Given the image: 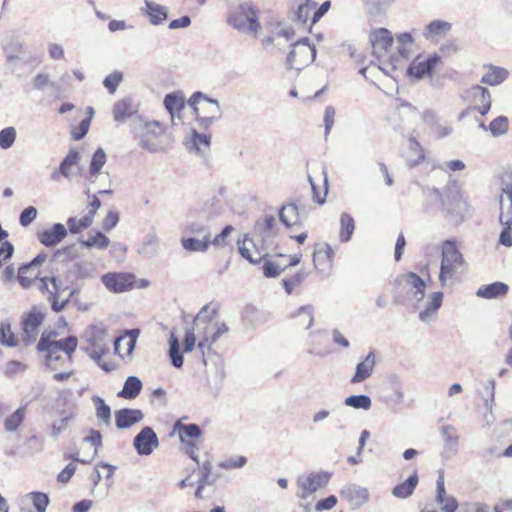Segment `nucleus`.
I'll use <instances>...</instances> for the list:
<instances>
[{
  "mask_svg": "<svg viewBox=\"0 0 512 512\" xmlns=\"http://www.w3.org/2000/svg\"><path fill=\"white\" fill-rule=\"evenodd\" d=\"M57 336V332H43L37 344L39 352H47L45 363L52 369L57 370L65 363H71L72 354L75 351L78 340L75 336H68L61 340H52L51 337Z\"/></svg>",
  "mask_w": 512,
  "mask_h": 512,
  "instance_id": "f257e3e1",
  "label": "nucleus"
},
{
  "mask_svg": "<svg viewBox=\"0 0 512 512\" xmlns=\"http://www.w3.org/2000/svg\"><path fill=\"white\" fill-rule=\"evenodd\" d=\"M466 262L453 240L443 243L439 281L442 287L450 280H456L466 271Z\"/></svg>",
  "mask_w": 512,
  "mask_h": 512,
  "instance_id": "f03ea898",
  "label": "nucleus"
},
{
  "mask_svg": "<svg viewBox=\"0 0 512 512\" xmlns=\"http://www.w3.org/2000/svg\"><path fill=\"white\" fill-rule=\"evenodd\" d=\"M188 104L196 114V121L201 129H209L214 122L222 117L218 100L210 98L200 91L192 94Z\"/></svg>",
  "mask_w": 512,
  "mask_h": 512,
  "instance_id": "7ed1b4c3",
  "label": "nucleus"
},
{
  "mask_svg": "<svg viewBox=\"0 0 512 512\" xmlns=\"http://www.w3.org/2000/svg\"><path fill=\"white\" fill-rule=\"evenodd\" d=\"M227 23L235 30L256 35L261 28L258 10L251 2H243L232 8Z\"/></svg>",
  "mask_w": 512,
  "mask_h": 512,
  "instance_id": "20e7f679",
  "label": "nucleus"
},
{
  "mask_svg": "<svg viewBox=\"0 0 512 512\" xmlns=\"http://www.w3.org/2000/svg\"><path fill=\"white\" fill-rule=\"evenodd\" d=\"M431 193L441 202L442 211L450 216V220L456 223L462 221L465 215L469 212L467 202L462 198L456 188L448 189L445 198L437 188H432Z\"/></svg>",
  "mask_w": 512,
  "mask_h": 512,
  "instance_id": "39448f33",
  "label": "nucleus"
},
{
  "mask_svg": "<svg viewBox=\"0 0 512 512\" xmlns=\"http://www.w3.org/2000/svg\"><path fill=\"white\" fill-rule=\"evenodd\" d=\"M500 197L499 221L503 226L499 236V243L512 247V183H503Z\"/></svg>",
  "mask_w": 512,
  "mask_h": 512,
  "instance_id": "423d86ee",
  "label": "nucleus"
},
{
  "mask_svg": "<svg viewBox=\"0 0 512 512\" xmlns=\"http://www.w3.org/2000/svg\"><path fill=\"white\" fill-rule=\"evenodd\" d=\"M316 53L315 46L309 43L308 38H303L293 44L287 56V67L301 70L315 60Z\"/></svg>",
  "mask_w": 512,
  "mask_h": 512,
  "instance_id": "0eeeda50",
  "label": "nucleus"
},
{
  "mask_svg": "<svg viewBox=\"0 0 512 512\" xmlns=\"http://www.w3.org/2000/svg\"><path fill=\"white\" fill-rule=\"evenodd\" d=\"M395 117L399 119L397 124L399 129L410 131L412 126L419 121L432 122L435 120V112L427 110L420 113L415 107L409 103H402L395 113Z\"/></svg>",
  "mask_w": 512,
  "mask_h": 512,
  "instance_id": "6e6552de",
  "label": "nucleus"
},
{
  "mask_svg": "<svg viewBox=\"0 0 512 512\" xmlns=\"http://www.w3.org/2000/svg\"><path fill=\"white\" fill-rule=\"evenodd\" d=\"M330 474L327 472H313L306 476L302 475L297 478V486L299 491L297 497L305 501L311 497L318 489L327 485Z\"/></svg>",
  "mask_w": 512,
  "mask_h": 512,
  "instance_id": "1a4fd4ad",
  "label": "nucleus"
},
{
  "mask_svg": "<svg viewBox=\"0 0 512 512\" xmlns=\"http://www.w3.org/2000/svg\"><path fill=\"white\" fill-rule=\"evenodd\" d=\"M44 317V313L36 306L23 316L21 322L23 330L21 340L25 346L31 345L36 341Z\"/></svg>",
  "mask_w": 512,
  "mask_h": 512,
  "instance_id": "9d476101",
  "label": "nucleus"
},
{
  "mask_svg": "<svg viewBox=\"0 0 512 512\" xmlns=\"http://www.w3.org/2000/svg\"><path fill=\"white\" fill-rule=\"evenodd\" d=\"M468 98L472 105L459 114V120L469 115L470 111L477 110L481 115H486L491 108V94L487 88L480 85L471 87Z\"/></svg>",
  "mask_w": 512,
  "mask_h": 512,
  "instance_id": "9b49d317",
  "label": "nucleus"
},
{
  "mask_svg": "<svg viewBox=\"0 0 512 512\" xmlns=\"http://www.w3.org/2000/svg\"><path fill=\"white\" fill-rule=\"evenodd\" d=\"M370 42L374 55L384 62H389V55L393 46V37L389 30L380 28L370 34Z\"/></svg>",
  "mask_w": 512,
  "mask_h": 512,
  "instance_id": "f8f14e48",
  "label": "nucleus"
},
{
  "mask_svg": "<svg viewBox=\"0 0 512 512\" xmlns=\"http://www.w3.org/2000/svg\"><path fill=\"white\" fill-rule=\"evenodd\" d=\"M159 446L158 436L155 431L146 426L134 437L133 447L138 455L148 456Z\"/></svg>",
  "mask_w": 512,
  "mask_h": 512,
  "instance_id": "ddd939ff",
  "label": "nucleus"
},
{
  "mask_svg": "<svg viewBox=\"0 0 512 512\" xmlns=\"http://www.w3.org/2000/svg\"><path fill=\"white\" fill-rule=\"evenodd\" d=\"M264 244L258 245L248 235H245L243 240H238L239 254L252 264L260 263L267 256L264 249Z\"/></svg>",
  "mask_w": 512,
  "mask_h": 512,
  "instance_id": "4468645a",
  "label": "nucleus"
},
{
  "mask_svg": "<svg viewBox=\"0 0 512 512\" xmlns=\"http://www.w3.org/2000/svg\"><path fill=\"white\" fill-rule=\"evenodd\" d=\"M135 277L129 273H107L102 276L105 287L114 293L130 290L134 285Z\"/></svg>",
  "mask_w": 512,
  "mask_h": 512,
  "instance_id": "2eb2a0df",
  "label": "nucleus"
},
{
  "mask_svg": "<svg viewBox=\"0 0 512 512\" xmlns=\"http://www.w3.org/2000/svg\"><path fill=\"white\" fill-rule=\"evenodd\" d=\"M395 283L398 285H406L410 289V292L413 295L416 303H419L423 300L425 296L426 285L424 280L416 273L408 272L406 274L399 275L397 276ZM414 308H418L417 304L414 305Z\"/></svg>",
  "mask_w": 512,
  "mask_h": 512,
  "instance_id": "dca6fc26",
  "label": "nucleus"
},
{
  "mask_svg": "<svg viewBox=\"0 0 512 512\" xmlns=\"http://www.w3.org/2000/svg\"><path fill=\"white\" fill-rule=\"evenodd\" d=\"M333 250L326 244L316 249L313 254V262L315 269L322 275L328 277L332 268Z\"/></svg>",
  "mask_w": 512,
  "mask_h": 512,
  "instance_id": "f3484780",
  "label": "nucleus"
},
{
  "mask_svg": "<svg viewBox=\"0 0 512 512\" xmlns=\"http://www.w3.org/2000/svg\"><path fill=\"white\" fill-rule=\"evenodd\" d=\"M276 226L277 222L274 215H264L255 222V235L261 238L262 243H265L276 235Z\"/></svg>",
  "mask_w": 512,
  "mask_h": 512,
  "instance_id": "a211bd4d",
  "label": "nucleus"
},
{
  "mask_svg": "<svg viewBox=\"0 0 512 512\" xmlns=\"http://www.w3.org/2000/svg\"><path fill=\"white\" fill-rule=\"evenodd\" d=\"M143 418L144 414L139 409L122 408L115 411V424L118 429H128Z\"/></svg>",
  "mask_w": 512,
  "mask_h": 512,
  "instance_id": "6ab92c4d",
  "label": "nucleus"
},
{
  "mask_svg": "<svg viewBox=\"0 0 512 512\" xmlns=\"http://www.w3.org/2000/svg\"><path fill=\"white\" fill-rule=\"evenodd\" d=\"M67 233L62 223H55L50 229L38 233V240L46 247H54L67 236Z\"/></svg>",
  "mask_w": 512,
  "mask_h": 512,
  "instance_id": "aec40b11",
  "label": "nucleus"
},
{
  "mask_svg": "<svg viewBox=\"0 0 512 512\" xmlns=\"http://www.w3.org/2000/svg\"><path fill=\"white\" fill-rule=\"evenodd\" d=\"M141 11L148 16L149 22L154 26L163 24L167 20L169 13L166 6L151 0L144 1V7L141 8Z\"/></svg>",
  "mask_w": 512,
  "mask_h": 512,
  "instance_id": "412c9836",
  "label": "nucleus"
},
{
  "mask_svg": "<svg viewBox=\"0 0 512 512\" xmlns=\"http://www.w3.org/2000/svg\"><path fill=\"white\" fill-rule=\"evenodd\" d=\"M341 496L351 502L355 507H360L369 500L367 488L349 484L342 488Z\"/></svg>",
  "mask_w": 512,
  "mask_h": 512,
  "instance_id": "4be33fe9",
  "label": "nucleus"
},
{
  "mask_svg": "<svg viewBox=\"0 0 512 512\" xmlns=\"http://www.w3.org/2000/svg\"><path fill=\"white\" fill-rule=\"evenodd\" d=\"M440 57L436 54L428 57L424 61H413L407 69L409 75L414 76L417 79L423 78L425 75H430Z\"/></svg>",
  "mask_w": 512,
  "mask_h": 512,
  "instance_id": "5701e85b",
  "label": "nucleus"
},
{
  "mask_svg": "<svg viewBox=\"0 0 512 512\" xmlns=\"http://www.w3.org/2000/svg\"><path fill=\"white\" fill-rule=\"evenodd\" d=\"M375 366V354L369 352L365 359L356 365L355 374L351 378V383H361L367 380L373 373Z\"/></svg>",
  "mask_w": 512,
  "mask_h": 512,
  "instance_id": "b1692460",
  "label": "nucleus"
},
{
  "mask_svg": "<svg viewBox=\"0 0 512 512\" xmlns=\"http://www.w3.org/2000/svg\"><path fill=\"white\" fill-rule=\"evenodd\" d=\"M442 301V292L431 293L427 298L424 310L419 313V319L425 323H430L434 319L436 312L441 307Z\"/></svg>",
  "mask_w": 512,
  "mask_h": 512,
  "instance_id": "393cba45",
  "label": "nucleus"
},
{
  "mask_svg": "<svg viewBox=\"0 0 512 512\" xmlns=\"http://www.w3.org/2000/svg\"><path fill=\"white\" fill-rule=\"evenodd\" d=\"M436 501L441 505L442 512H455L458 507L454 497L446 496L443 475H440L437 480Z\"/></svg>",
  "mask_w": 512,
  "mask_h": 512,
  "instance_id": "a878e982",
  "label": "nucleus"
},
{
  "mask_svg": "<svg viewBox=\"0 0 512 512\" xmlns=\"http://www.w3.org/2000/svg\"><path fill=\"white\" fill-rule=\"evenodd\" d=\"M425 158L424 150L416 140L413 132L409 136V147L406 155V162L410 168L419 165Z\"/></svg>",
  "mask_w": 512,
  "mask_h": 512,
  "instance_id": "bb28decb",
  "label": "nucleus"
},
{
  "mask_svg": "<svg viewBox=\"0 0 512 512\" xmlns=\"http://www.w3.org/2000/svg\"><path fill=\"white\" fill-rule=\"evenodd\" d=\"M451 24L443 20H434L430 22L423 35L427 40L438 41L439 37L446 35L451 30Z\"/></svg>",
  "mask_w": 512,
  "mask_h": 512,
  "instance_id": "cd10ccee",
  "label": "nucleus"
},
{
  "mask_svg": "<svg viewBox=\"0 0 512 512\" xmlns=\"http://www.w3.org/2000/svg\"><path fill=\"white\" fill-rule=\"evenodd\" d=\"M509 287L503 282H494L488 285L481 286L477 291L476 295L480 298L494 299L503 297L508 293Z\"/></svg>",
  "mask_w": 512,
  "mask_h": 512,
  "instance_id": "c85d7f7f",
  "label": "nucleus"
},
{
  "mask_svg": "<svg viewBox=\"0 0 512 512\" xmlns=\"http://www.w3.org/2000/svg\"><path fill=\"white\" fill-rule=\"evenodd\" d=\"M487 68L486 74H484L481 78V83L496 86L503 83L508 77V71L505 68L494 66V65H485Z\"/></svg>",
  "mask_w": 512,
  "mask_h": 512,
  "instance_id": "c756f323",
  "label": "nucleus"
},
{
  "mask_svg": "<svg viewBox=\"0 0 512 512\" xmlns=\"http://www.w3.org/2000/svg\"><path fill=\"white\" fill-rule=\"evenodd\" d=\"M418 482V474L414 472L404 482L399 483L392 489V495L399 499H406L413 494Z\"/></svg>",
  "mask_w": 512,
  "mask_h": 512,
  "instance_id": "7c9ffc66",
  "label": "nucleus"
},
{
  "mask_svg": "<svg viewBox=\"0 0 512 512\" xmlns=\"http://www.w3.org/2000/svg\"><path fill=\"white\" fill-rule=\"evenodd\" d=\"M298 327L309 329L314 324V308L312 305H304L291 314Z\"/></svg>",
  "mask_w": 512,
  "mask_h": 512,
  "instance_id": "2f4dec72",
  "label": "nucleus"
},
{
  "mask_svg": "<svg viewBox=\"0 0 512 512\" xmlns=\"http://www.w3.org/2000/svg\"><path fill=\"white\" fill-rule=\"evenodd\" d=\"M211 137L208 134L192 131L191 139L186 142L187 149L195 150L197 153H204L210 147Z\"/></svg>",
  "mask_w": 512,
  "mask_h": 512,
  "instance_id": "473e14b6",
  "label": "nucleus"
},
{
  "mask_svg": "<svg viewBox=\"0 0 512 512\" xmlns=\"http://www.w3.org/2000/svg\"><path fill=\"white\" fill-rule=\"evenodd\" d=\"M21 503L23 506L32 504L37 512H45L49 504V497L43 492H30L23 496Z\"/></svg>",
  "mask_w": 512,
  "mask_h": 512,
  "instance_id": "72a5a7b5",
  "label": "nucleus"
},
{
  "mask_svg": "<svg viewBox=\"0 0 512 512\" xmlns=\"http://www.w3.org/2000/svg\"><path fill=\"white\" fill-rule=\"evenodd\" d=\"M278 215L279 220L286 227L297 225L300 222L298 207L293 203L283 205Z\"/></svg>",
  "mask_w": 512,
  "mask_h": 512,
  "instance_id": "f704fd0d",
  "label": "nucleus"
},
{
  "mask_svg": "<svg viewBox=\"0 0 512 512\" xmlns=\"http://www.w3.org/2000/svg\"><path fill=\"white\" fill-rule=\"evenodd\" d=\"M164 106L169 112L172 120H174L175 116H179L180 112L185 107L184 97L175 92L168 93L164 98Z\"/></svg>",
  "mask_w": 512,
  "mask_h": 512,
  "instance_id": "c9c22d12",
  "label": "nucleus"
},
{
  "mask_svg": "<svg viewBox=\"0 0 512 512\" xmlns=\"http://www.w3.org/2000/svg\"><path fill=\"white\" fill-rule=\"evenodd\" d=\"M80 160L81 155L77 150H69L68 154L64 157L59 165L62 176L70 180L73 174L72 169L73 167H77L79 165Z\"/></svg>",
  "mask_w": 512,
  "mask_h": 512,
  "instance_id": "e433bc0d",
  "label": "nucleus"
},
{
  "mask_svg": "<svg viewBox=\"0 0 512 512\" xmlns=\"http://www.w3.org/2000/svg\"><path fill=\"white\" fill-rule=\"evenodd\" d=\"M135 113L132 103L128 99L117 101L113 106V117L116 122H125Z\"/></svg>",
  "mask_w": 512,
  "mask_h": 512,
  "instance_id": "4c0bfd02",
  "label": "nucleus"
},
{
  "mask_svg": "<svg viewBox=\"0 0 512 512\" xmlns=\"http://www.w3.org/2000/svg\"><path fill=\"white\" fill-rule=\"evenodd\" d=\"M142 382L136 376H129L124 383L123 389L118 396L125 399H135L141 392Z\"/></svg>",
  "mask_w": 512,
  "mask_h": 512,
  "instance_id": "58836bf2",
  "label": "nucleus"
},
{
  "mask_svg": "<svg viewBox=\"0 0 512 512\" xmlns=\"http://www.w3.org/2000/svg\"><path fill=\"white\" fill-rule=\"evenodd\" d=\"M181 245L188 252H206L211 246V240L199 237H182Z\"/></svg>",
  "mask_w": 512,
  "mask_h": 512,
  "instance_id": "ea45409f",
  "label": "nucleus"
},
{
  "mask_svg": "<svg viewBox=\"0 0 512 512\" xmlns=\"http://www.w3.org/2000/svg\"><path fill=\"white\" fill-rule=\"evenodd\" d=\"M174 430L178 432L183 443L187 442V440L196 439L202 434V431L197 424H182L179 421L176 422Z\"/></svg>",
  "mask_w": 512,
  "mask_h": 512,
  "instance_id": "a19ab883",
  "label": "nucleus"
},
{
  "mask_svg": "<svg viewBox=\"0 0 512 512\" xmlns=\"http://www.w3.org/2000/svg\"><path fill=\"white\" fill-rule=\"evenodd\" d=\"M168 355L173 367L181 368L183 366V355L180 352V344L175 332L170 334Z\"/></svg>",
  "mask_w": 512,
  "mask_h": 512,
  "instance_id": "79ce46f5",
  "label": "nucleus"
},
{
  "mask_svg": "<svg viewBox=\"0 0 512 512\" xmlns=\"http://www.w3.org/2000/svg\"><path fill=\"white\" fill-rule=\"evenodd\" d=\"M185 232L192 237H199L206 240H211L212 236L210 226L201 221L191 222L185 227Z\"/></svg>",
  "mask_w": 512,
  "mask_h": 512,
  "instance_id": "37998d69",
  "label": "nucleus"
},
{
  "mask_svg": "<svg viewBox=\"0 0 512 512\" xmlns=\"http://www.w3.org/2000/svg\"><path fill=\"white\" fill-rule=\"evenodd\" d=\"M315 7L316 3L311 0H304V2L299 3L297 10L294 12L293 21L303 25L306 24Z\"/></svg>",
  "mask_w": 512,
  "mask_h": 512,
  "instance_id": "c03bdc74",
  "label": "nucleus"
},
{
  "mask_svg": "<svg viewBox=\"0 0 512 512\" xmlns=\"http://www.w3.org/2000/svg\"><path fill=\"white\" fill-rule=\"evenodd\" d=\"M159 239L155 233H149L145 236L144 241L139 247V253L151 257L157 254Z\"/></svg>",
  "mask_w": 512,
  "mask_h": 512,
  "instance_id": "a18cd8bd",
  "label": "nucleus"
},
{
  "mask_svg": "<svg viewBox=\"0 0 512 512\" xmlns=\"http://www.w3.org/2000/svg\"><path fill=\"white\" fill-rule=\"evenodd\" d=\"M440 430L445 442V447L452 453H455L459 445L458 436L455 434V428L452 425H444Z\"/></svg>",
  "mask_w": 512,
  "mask_h": 512,
  "instance_id": "49530a36",
  "label": "nucleus"
},
{
  "mask_svg": "<svg viewBox=\"0 0 512 512\" xmlns=\"http://www.w3.org/2000/svg\"><path fill=\"white\" fill-rule=\"evenodd\" d=\"M26 416L25 406L19 407L4 422L5 430L8 432H14L23 423Z\"/></svg>",
  "mask_w": 512,
  "mask_h": 512,
  "instance_id": "de8ad7c7",
  "label": "nucleus"
},
{
  "mask_svg": "<svg viewBox=\"0 0 512 512\" xmlns=\"http://www.w3.org/2000/svg\"><path fill=\"white\" fill-rule=\"evenodd\" d=\"M341 223V231H340V241L348 242L351 239V236L355 229V222L351 215L347 213H342L340 218Z\"/></svg>",
  "mask_w": 512,
  "mask_h": 512,
  "instance_id": "09e8293b",
  "label": "nucleus"
},
{
  "mask_svg": "<svg viewBox=\"0 0 512 512\" xmlns=\"http://www.w3.org/2000/svg\"><path fill=\"white\" fill-rule=\"evenodd\" d=\"M80 243L86 248L96 247L98 249H105L108 247L110 240L102 232L98 231L86 240H81Z\"/></svg>",
  "mask_w": 512,
  "mask_h": 512,
  "instance_id": "8fccbe9b",
  "label": "nucleus"
},
{
  "mask_svg": "<svg viewBox=\"0 0 512 512\" xmlns=\"http://www.w3.org/2000/svg\"><path fill=\"white\" fill-rule=\"evenodd\" d=\"M346 406L352 407L354 409H363L369 410L372 404V401L369 396L364 394L359 395H351L347 397L344 401Z\"/></svg>",
  "mask_w": 512,
  "mask_h": 512,
  "instance_id": "3c124183",
  "label": "nucleus"
},
{
  "mask_svg": "<svg viewBox=\"0 0 512 512\" xmlns=\"http://www.w3.org/2000/svg\"><path fill=\"white\" fill-rule=\"evenodd\" d=\"M93 223L91 216L85 215L81 219H77L76 217H69L67 220V225L70 233L77 234L82 230L90 227Z\"/></svg>",
  "mask_w": 512,
  "mask_h": 512,
  "instance_id": "603ef678",
  "label": "nucleus"
},
{
  "mask_svg": "<svg viewBox=\"0 0 512 512\" xmlns=\"http://www.w3.org/2000/svg\"><path fill=\"white\" fill-rule=\"evenodd\" d=\"M93 402L96 406V416L106 425L111 423V409L100 397H94Z\"/></svg>",
  "mask_w": 512,
  "mask_h": 512,
  "instance_id": "864d4df0",
  "label": "nucleus"
},
{
  "mask_svg": "<svg viewBox=\"0 0 512 512\" xmlns=\"http://www.w3.org/2000/svg\"><path fill=\"white\" fill-rule=\"evenodd\" d=\"M17 131L13 126H9L0 130V148L8 150L11 148L16 140Z\"/></svg>",
  "mask_w": 512,
  "mask_h": 512,
  "instance_id": "5fc2aeb1",
  "label": "nucleus"
},
{
  "mask_svg": "<svg viewBox=\"0 0 512 512\" xmlns=\"http://www.w3.org/2000/svg\"><path fill=\"white\" fill-rule=\"evenodd\" d=\"M139 145L150 152H157L163 148L160 137H152L150 134H142Z\"/></svg>",
  "mask_w": 512,
  "mask_h": 512,
  "instance_id": "6e6d98bb",
  "label": "nucleus"
},
{
  "mask_svg": "<svg viewBox=\"0 0 512 512\" xmlns=\"http://www.w3.org/2000/svg\"><path fill=\"white\" fill-rule=\"evenodd\" d=\"M489 130L494 137L501 136L508 131V119L505 116H499L489 124Z\"/></svg>",
  "mask_w": 512,
  "mask_h": 512,
  "instance_id": "4d7b16f0",
  "label": "nucleus"
},
{
  "mask_svg": "<svg viewBox=\"0 0 512 512\" xmlns=\"http://www.w3.org/2000/svg\"><path fill=\"white\" fill-rule=\"evenodd\" d=\"M410 48L408 45L398 44L397 53L389 55V64L396 69L403 60L408 59Z\"/></svg>",
  "mask_w": 512,
  "mask_h": 512,
  "instance_id": "13d9d810",
  "label": "nucleus"
},
{
  "mask_svg": "<svg viewBox=\"0 0 512 512\" xmlns=\"http://www.w3.org/2000/svg\"><path fill=\"white\" fill-rule=\"evenodd\" d=\"M482 397L485 401L486 409L489 412H492L495 398V380L493 378L489 379L484 385V392Z\"/></svg>",
  "mask_w": 512,
  "mask_h": 512,
  "instance_id": "bf43d9fd",
  "label": "nucleus"
},
{
  "mask_svg": "<svg viewBox=\"0 0 512 512\" xmlns=\"http://www.w3.org/2000/svg\"><path fill=\"white\" fill-rule=\"evenodd\" d=\"M306 277L307 273H305L304 271H299L292 277L283 279L282 283L285 291L288 294H291L294 288L300 285L305 280Z\"/></svg>",
  "mask_w": 512,
  "mask_h": 512,
  "instance_id": "052dcab7",
  "label": "nucleus"
},
{
  "mask_svg": "<svg viewBox=\"0 0 512 512\" xmlns=\"http://www.w3.org/2000/svg\"><path fill=\"white\" fill-rule=\"evenodd\" d=\"M0 343L8 347L16 345V340L9 323H1L0 325Z\"/></svg>",
  "mask_w": 512,
  "mask_h": 512,
  "instance_id": "680f3d73",
  "label": "nucleus"
},
{
  "mask_svg": "<svg viewBox=\"0 0 512 512\" xmlns=\"http://www.w3.org/2000/svg\"><path fill=\"white\" fill-rule=\"evenodd\" d=\"M106 161L107 156L105 151L102 148H98L92 156L89 168H92L93 174L95 172H101V169L105 165Z\"/></svg>",
  "mask_w": 512,
  "mask_h": 512,
  "instance_id": "e2e57ef3",
  "label": "nucleus"
},
{
  "mask_svg": "<svg viewBox=\"0 0 512 512\" xmlns=\"http://www.w3.org/2000/svg\"><path fill=\"white\" fill-rule=\"evenodd\" d=\"M75 292V290H70L68 296L62 300H60L61 297H56L55 295L48 296V301L51 303L52 310L57 313L63 311Z\"/></svg>",
  "mask_w": 512,
  "mask_h": 512,
  "instance_id": "0e129e2a",
  "label": "nucleus"
},
{
  "mask_svg": "<svg viewBox=\"0 0 512 512\" xmlns=\"http://www.w3.org/2000/svg\"><path fill=\"white\" fill-rule=\"evenodd\" d=\"M83 443H89L94 447L92 458L98 454V448L102 445L101 432L95 429L89 431V435L83 438Z\"/></svg>",
  "mask_w": 512,
  "mask_h": 512,
  "instance_id": "69168bd1",
  "label": "nucleus"
},
{
  "mask_svg": "<svg viewBox=\"0 0 512 512\" xmlns=\"http://www.w3.org/2000/svg\"><path fill=\"white\" fill-rule=\"evenodd\" d=\"M22 48L23 45L20 42H16L9 47L4 46L3 49L6 54L7 62L11 63L14 60L22 59Z\"/></svg>",
  "mask_w": 512,
  "mask_h": 512,
  "instance_id": "338daca9",
  "label": "nucleus"
},
{
  "mask_svg": "<svg viewBox=\"0 0 512 512\" xmlns=\"http://www.w3.org/2000/svg\"><path fill=\"white\" fill-rule=\"evenodd\" d=\"M122 78V73L115 71L105 77V79L103 80V85L105 86V88L108 89V91L111 94H113L117 90V87L122 81Z\"/></svg>",
  "mask_w": 512,
  "mask_h": 512,
  "instance_id": "774afa93",
  "label": "nucleus"
}]
</instances>
